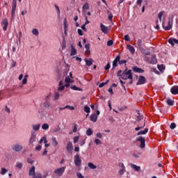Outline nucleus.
<instances>
[{
    "label": "nucleus",
    "instance_id": "obj_4",
    "mask_svg": "<svg viewBox=\"0 0 178 178\" xmlns=\"http://www.w3.org/2000/svg\"><path fill=\"white\" fill-rule=\"evenodd\" d=\"M11 148L14 152H20L23 149V146L19 143H15L12 145Z\"/></svg>",
    "mask_w": 178,
    "mask_h": 178
},
{
    "label": "nucleus",
    "instance_id": "obj_15",
    "mask_svg": "<svg viewBox=\"0 0 178 178\" xmlns=\"http://www.w3.org/2000/svg\"><path fill=\"white\" fill-rule=\"evenodd\" d=\"M97 119H98V116L95 113H92L90 116V120L91 122H93L94 123H95V122H97Z\"/></svg>",
    "mask_w": 178,
    "mask_h": 178
},
{
    "label": "nucleus",
    "instance_id": "obj_47",
    "mask_svg": "<svg viewBox=\"0 0 178 178\" xmlns=\"http://www.w3.org/2000/svg\"><path fill=\"white\" fill-rule=\"evenodd\" d=\"M92 129H91V128H88V129L86 131V135L92 136Z\"/></svg>",
    "mask_w": 178,
    "mask_h": 178
},
{
    "label": "nucleus",
    "instance_id": "obj_40",
    "mask_svg": "<svg viewBox=\"0 0 178 178\" xmlns=\"http://www.w3.org/2000/svg\"><path fill=\"white\" fill-rule=\"evenodd\" d=\"M42 130H48V129H49V124H43L42 125Z\"/></svg>",
    "mask_w": 178,
    "mask_h": 178
},
{
    "label": "nucleus",
    "instance_id": "obj_60",
    "mask_svg": "<svg viewBox=\"0 0 178 178\" xmlns=\"http://www.w3.org/2000/svg\"><path fill=\"white\" fill-rule=\"evenodd\" d=\"M64 29H67V19L66 18L64 19Z\"/></svg>",
    "mask_w": 178,
    "mask_h": 178
},
{
    "label": "nucleus",
    "instance_id": "obj_1",
    "mask_svg": "<svg viewBox=\"0 0 178 178\" xmlns=\"http://www.w3.org/2000/svg\"><path fill=\"white\" fill-rule=\"evenodd\" d=\"M123 80H130L129 84H133V72H131V70H128L126 69L122 72V77Z\"/></svg>",
    "mask_w": 178,
    "mask_h": 178
},
{
    "label": "nucleus",
    "instance_id": "obj_8",
    "mask_svg": "<svg viewBox=\"0 0 178 178\" xmlns=\"http://www.w3.org/2000/svg\"><path fill=\"white\" fill-rule=\"evenodd\" d=\"M16 6H17L16 1H13V6H12V10H11V19H12V20H13V19H15V15L16 13Z\"/></svg>",
    "mask_w": 178,
    "mask_h": 178
},
{
    "label": "nucleus",
    "instance_id": "obj_17",
    "mask_svg": "<svg viewBox=\"0 0 178 178\" xmlns=\"http://www.w3.org/2000/svg\"><path fill=\"white\" fill-rule=\"evenodd\" d=\"M127 49H129V52H131V54L132 55H134L135 52H136V49H134V47L130 45V44H128L127 46Z\"/></svg>",
    "mask_w": 178,
    "mask_h": 178
},
{
    "label": "nucleus",
    "instance_id": "obj_61",
    "mask_svg": "<svg viewBox=\"0 0 178 178\" xmlns=\"http://www.w3.org/2000/svg\"><path fill=\"white\" fill-rule=\"evenodd\" d=\"M105 70H109L111 69V64L109 63H107V65L104 67Z\"/></svg>",
    "mask_w": 178,
    "mask_h": 178
},
{
    "label": "nucleus",
    "instance_id": "obj_27",
    "mask_svg": "<svg viewBox=\"0 0 178 178\" xmlns=\"http://www.w3.org/2000/svg\"><path fill=\"white\" fill-rule=\"evenodd\" d=\"M51 144L53 147H58V140H56V137H53L51 138Z\"/></svg>",
    "mask_w": 178,
    "mask_h": 178
},
{
    "label": "nucleus",
    "instance_id": "obj_24",
    "mask_svg": "<svg viewBox=\"0 0 178 178\" xmlns=\"http://www.w3.org/2000/svg\"><path fill=\"white\" fill-rule=\"evenodd\" d=\"M131 168H132V169H134L136 172H140V170H141V167L135 164H131Z\"/></svg>",
    "mask_w": 178,
    "mask_h": 178
},
{
    "label": "nucleus",
    "instance_id": "obj_54",
    "mask_svg": "<svg viewBox=\"0 0 178 178\" xmlns=\"http://www.w3.org/2000/svg\"><path fill=\"white\" fill-rule=\"evenodd\" d=\"M123 72L122 71V70H119L117 73V76H118L119 77H123Z\"/></svg>",
    "mask_w": 178,
    "mask_h": 178
},
{
    "label": "nucleus",
    "instance_id": "obj_33",
    "mask_svg": "<svg viewBox=\"0 0 178 178\" xmlns=\"http://www.w3.org/2000/svg\"><path fill=\"white\" fill-rule=\"evenodd\" d=\"M167 104L170 106H173L175 105V101L168 99H167Z\"/></svg>",
    "mask_w": 178,
    "mask_h": 178
},
{
    "label": "nucleus",
    "instance_id": "obj_42",
    "mask_svg": "<svg viewBox=\"0 0 178 178\" xmlns=\"http://www.w3.org/2000/svg\"><path fill=\"white\" fill-rule=\"evenodd\" d=\"M59 131H60V127H59V126L55 127L53 130V133H58Z\"/></svg>",
    "mask_w": 178,
    "mask_h": 178
},
{
    "label": "nucleus",
    "instance_id": "obj_32",
    "mask_svg": "<svg viewBox=\"0 0 178 178\" xmlns=\"http://www.w3.org/2000/svg\"><path fill=\"white\" fill-rule=\"evenodd\" d=\"M40 127H41V124H33V130H34L35 131H38V130H40Z\"/></svg>",
    "mask_w": 178,
    "mask_h": 178
},
{
    "label": "nucleus",
    "instance_id": "obj_29",
    "mask_svg": "<svg viewBox=\"0 0 178 178\" xmlns=\"http://www.w3.org/2000/svg\"><path fill=\"white\" fill-rule=\"evenodd\" d=\"M88 167L89 169H92L95 170V169H97V165H95L94 163L90 162L88 163Z\"/></svg>",
    "mask_w": 178,
    "mask_h": 178
},
{
    "label": "nucleus",
    "instance_id": "obj_38",
    "mask_svg": "<svg viewBox=\"0 0 178 178\" xmlns=\"http://www.w3.org/2000/svg\"><path fill=\"white\" fill-rule=\"evenodd\" d=\"M16 168H17V169H22L23 168V164L19 161H17L15 164Z\"/></svg>",
    "mask_w": 178,
    "mask_h": 178
},
{
    "label": "nucleus",
    "instance_id": "obj_59",
    "mask_svg": "<svg viewBox=\"0 0 178 178\" xmlns=\"http://www.w3.org/2000/svg\"><path fill=\"white\" fill-rule=\"evenodd\" d=\"M127 60H119L118 63H119V65H124V63H127Z\"/></svg>",
    "mask_w": 178,
    "mask_h": 178
},
{
    "label": "nucleus",
    "instance_id": "obj_53",
    "mask_svg": "<svg viewBox=\"0 0 178 178\" xmlns=\"http://www.w3.org/2000/svg\"><path fill=\"white\" fill-rule=\"evenodd\" d=\"M94 143L96 144V145H99V144H102L101 140L98 138L95 139Z\"/></svg>",
    "mask_w": 178,
    "mask_h": 178
},
{
    "label": "nucleus",
    "instance_id": "obj_48",
    "mask_svg": "<svg viewBox=\"0 0 178 178\" xmlns=\"http://www.w3.org/2000/svg\"><path fill=\"white\" fill-rule=\"evenodd\" d=\"M27 77H29V75H25L23 80H22V84H27Z\"/></svg>",
    "mask_w": 178,
    "mask_h": 178
},
{
    "label": "nucleus",
    "instance_id": "obj_11",
    "mask_svg": "<svg viewBox=\"0 0 178 178\" xmlns=\"http://www.w3.org/2000/svg\"><path fill=\"white\" fill-rule=\"evenodd\" d=\"M145 83H146L145 77L144 76H140L136 84L137 86H141L143 84H145Z\"/></svg>",
    "mask_w": 178,
    "mask_h": 178
},
{
    "label": "nucleus",
    "instance_id": "obj_64",
    "mask_svg": "<svg viewBox=\"0 0 178 178\" xmlns=\"http://www.w3.org/2000/svg\"><path fill=\"white\" fill-rule=\"evenodd\" d=\"M76 176L78 178H84V176H83L80 172L76 173Z\"/></svg>",
    "mask_w": 178,
    "mask_h": 178
},
{
    "label": "nucleus",
    "instance_id": "obj_45",
    "mask_svg": "<svg viewBox=\"0 0 178 178\" xmlns=\"http://www.w3.org/2000/svg\"><path fill=\"white\" fill-rule=\"evenodd\" d=\"M44 102H51V95H48L44 97Z\"/></svg>",
    "mask_w": 178,
    "mask_h": 178
},
{
    "label": "nucleus",
    "instance_id": "obj_7",
    "mask_svg": "<svg viewBox=\"0 0 178 178\" xmlns=\"http://www.w3.org/2000/svg\"><path fill=\"white\" fill-rule=\"evenodd\" d=\"M1 26L3 27V31L8 30V26H9V22H8V19L5 18L1 21Z\"/></svg>",
    "mask_w": 178,
    "mask_h": 178
},
{
    "label": "nucleus",
    "instance_id": "obj_13",
    "mask_svg": "<svg viewBox=\"0 0 178 178\" xmlns=\"http://www.w3.org/2000/svg\"><path fill=\"white\" fill-rule=\"evenodd\" d=\"M163 23H164V22L163 21L162 24H163V27L164 30H166L168 31L170 30V29H172V26L173 24L172 22L169 20L167 26H163Z\"/></svg>",
    "mask_w": 178,
    "mask_h": 178
},
{
    "label": "nucleus",
    "instance_id": "obj_28",
    "mask_svg": "<svg viewBox=\"0 0 178 178\" xmlns=\"http://www.w3.org/2000/svg\"><path fill=\"white\" fill-rule=\"evenodd\" d=\"M60 97V95L59 94V92H55L53 96V101H58V99H59Z\"/></svg>",
    "mask_w": 178,
    "mask_h": 178
},
{
    "label": "nucleus",
    "instance_id": "obj_22",
    "mask_svg": "<svg viewBox=\"0 0 178 178\" xmlns=\"http://www.w3.org/2000/svg\"><path fill=\"white\" fill-rule=\"evenodd\" d=\"M85 62H86V66H91L92 65V63L94 62L93 60H92V58H85Z\"/></svg>",
    "mask_w": 178,
    "mask_h": 178
},
{
    "label": "nucleus",
    "instance_id": "obj_62",
    "mask_svg": "<svg viewBox=\"0 0 178 178\" xmlns=\"http://www.w3.org/2000/svg\"><path fill=\"white\" fill-rule=\"evenodd\" d=\"M125 41H130V36H129V35H125L124 37Z\"/></svg>",
    "mask_w": 178,
    "mask_h": 178
},
{
    "label": "nucleus",
    "instance_id": "obj_16",
    "mask_svg": "<svg viewBox=\"0 0 178 178\" xmlns=\"http://www.w3.org/2000/svg\"><path fill=\"white\" fill-rule=\"evenodd\" d=\"M120 60V56H117L115 60L113 61V67H117L118 62Z\"/></svg>",
    "mask_w": 178,
    "mask_h": 178
},
{
    "label": "nucleus",
    "instance_id": "obj_63",
    "mask_svg": "<svg viewBox=\"0 0 178 178\" xmlns=\"http://www.w3.org/2000/svg\"><path fill=\"white\" fill-rule=\"evenodd\" d=\"M96 137H97V138H102V134H101L100 132H98L96 134Z\"/></svg>",
    "mask_w": 178,
    "mask_h": 178
},
{
    "label": "nucleus",
    "instance_id": "obj_6",
    "mask_svg": "<svg viewBox=\"0 0 178 178\" xmlns=\"http://www.w3.org/2000/svg\"><path fill=\"white\" fill-rule=\"evenodd\" d=\"M65 169H66V167H61L60 168H57L54 170V173L58 176H63V173H65Z\"/></svg>",
    "mask_w": 178,
    "mask_h": 178
},
{
    "label": "nucleus",
    "instance_id": "obj_58",
    "mask_svg": "<svg viewBox=\"0 0 178 178\" xmlns=\"http://www.w3.org/2000/svg\"><path fill=\"white\" fill-rule=\"evenodd\" d=\"M73 142H74V144L77 143L79 142V136L74 137Z\"/></svg>",
    "mask_w": 178,
    "mask_h": 178
},
{
    "label": "nucleus",
    "instance_id": "obj_56",
    "mask_svg": "<svg viewBox=\"0 0 178 178\" xmlns=\"http://www.w3.org/2000/svg\"><path fill=\"white\" fill-rule=\"evenodd\" d=\"M72 90H74V91H80V88H78L77 86H73L71 87Z\"/></svg>",
    "mask_w": 178,
    "mask_h": 178
},
{
    "label": "nucleus",
    "instance_id": "obj_18",
    "mask_svg": "<svg viewBox=\"0 0 178 178\" xmlns=\"http://www.w3.org/2000/svg\"><path fill=\"white\" fill-rule=\"evenodd\" d=\"M136 48L138 49H141L143 48V40L141 39H138L136 42Z\"/></svg>",
    "mask_w": 178,
    "mask_h": 178
},
{
    "label": "nucleus",
    "instance_id": "obj_9",
    "mask_svg": "<svg viewBox=\"0 0 178 178\" xmlns=\"http://www.w3.org/2000/svg\"><path fill=\"white\" fill-rule=\"evenodd\" d=\"M36 140H37V133H35V131H32L31 138L29 140L30 144H33V143H35Z\"/></svg>",
    "mask_w": 178,
    "mask_h": 178
},
{
    "label": "nucleus",
    "instance_id": "obj_41",
    "mask_svg": "<svg viewBox=\"0 0 178 178\" xmlns=\"http://www.w3.org/2000/svg\"><path fill=\"white\" fill-rule=\"evenodd\" d=\"M84 112H86V113H90V112H91V108H90L88 106H85Z\"/></svg>",
    "mask_w": 178,
    "mask_h": 178
},
{
    "label": "nucleus",
    "instance_id": "obj_31",
    "mask_svg": "<svg viewBox=\"0 0 178 178\" xmlns=\"http://www.w3.org/2000/svg\"><path fill=\"white\" fill-rule=\"evenodd\" d=\"M165 14V11H161L158 14V17L160 23H162V16Z\"/></svg>",
    "mask_w": 178,
    "mask_h": 178
},
{
    "label": "nucleus",
    "instance_id": "obj_25",
    "mask_svg": "<svg viewBox=\"0 0 178 178\" xmlns=\"http://www.w3.org/2000/svg\"><path fill=\"white\" fill-rule=\"evenodd\" d=\"M168 42L171 45H175V44H178V40L175 38H170L168 40Z\"/></svg>",
    "mask_w": 178,
    "mask_h": 178
},
{
    "label": "nucleus",
    "instance_id": "obj_19",
    "mask_svg": "<svg viewBox=\"0 0 178 178\" xmlns=\"http://www.w3.org/2000/svg\"><path fill=\"white\" fill-rule=\"evenodd\" d=\"M74 55H77V50L74 48L73 44L71 45V53L70 56H74Z\"/></svg>",
    "mask_w": 178,
    "mask_h": 178
},
{
    "label": "nucleus",
    "instance_id": "obj_44",
    "mask_svg": "<svg viewBox=\"0 0 178 178\" xmlns=\"http://www.w3.org/2000/svg\"><path fill=\"white\" fill-rule=\"evenodd\" d=\"M65 83H73L72 78L67 76L65 79Z\"/></svg>",
    "mask_w": 178,
    "mask_h": 178
},
{
    "label": "nucleus",
    "instance_id": "obj_20",
    "mask_svg": "<svg viewBox=\"0 0 178 178\" xmlns=\"http://www.w3.org/2000/svg\"><path fill=\"white\" fill-rule=\"evenodd\" d=\"M82 10L83 13H86V10H90V4H88V3H86L83 6Z\"/></svg>",
    "mask_w": 178,
    "mask_h": 178
},
{
    "label": "nucleus",
    "instance_id": "obj_34",
    "mask_svg": "<svg viewBox=\"0 0 178 178\" xmlns=\"http://www.w3.org/2000/svg\"><path fill=\"white\" fill-rule=\"evenodd\" d=\"M44 141V144H47L48 143V140H47V137L43 136L39 141V144H42V143Z\"/></svg>",
    "mask_w": 178,
    "mask_h": 178
},
{
    "label": "nucleus",
    "instance_id": "obj_10",
    "mask_svg": "<svg viewBox=\"0 0 178 178\" xmlns=\"http://www.w3.org/2000/svg\"><path fill=\"white\" fill-rule=\"evenodd\" d=\"M66 149L68 154H72L73 151V143H72V142H67L66 145Z\"/></svg>",
    "mask_w": 178,
    "mask_h": 178
},
{
    "label": "nucleus",
    "instance_id": "obj_21",
    "mask_svg": "<svg viewBox=\"0 0 178 178\" xmlns=\"http://www.w3.org/2000/svg\"><path fill=\"white\" fill-rule=\"evenodd\" d=\"M35 175V167L33 165L30 169H29V176H34Z\"/></svg>",
    "mask_w": 178,
    "mask_h": 178
},
{
    "label": "nucleus",
    "instance_id": "obj_14",
    "mask_svg": "<svg viewBox=\"0 0 178 178\" xmlns=\"http://www.w3.org/2000/svg\"><path fill=\"white\" fill-rule=\"evenodd\" d=\"M170 92L173 95H177V94H178V86H172L170 89Z\"/></svg>",
    "mask_w": 178,
    "mask_h": 178
},
{
    "label": "nucleus",
    "instance_id": "obj_39",
    "mask_svg": "<svg viewBox=\"0 0 178 178\" xmlns=\"http://www.w3.org/2000/svg\"><path fill=\"white\" fill-rule=\"evenodd\" d=\"M32 34H33V35H38V34H40V31H38V29H33L32 30Z\"/></svg>",
    "mask_w": 178,
    "mask_h": 178
},
{
    "label": "nucleus",
    "instance_id": "obj_5",
    "mask_svg": "<svg viewBox=\"0 0 178 178\" xmlns=\"http://www.w3.org/2000/svg\"><path fill=\"white\" fill-rule=\"evenodd\" d=\"M136 141H140V148H145V138L143 136H139L136 138Z\"/></svg>",
    "mask_w": 178,
    "mask_h": 178
},
{
    "label": "nucleus",
    "instance_id": "obj_43",
    "mask_svg": "<svg viewBox=\"0 0 178 178\" xmlns=\"http://www.w3.org/2000/svg\"><path fill=\"white\" fill-rule=\"evenodd\" d=\"M33 178H42V175L40 172H37L33 177Z\"/></svg>",
    "mask_w": 178,
    "mask_h": 178
},
{
    "label": "nucleus",
    "instance_id": "obj_37",
    "mask_svg": "<svg viewBox=\"0 0 178 178\" xmlns=\"http://www.w3.org/2000/svg\"><path fill=\"white\" fill-rule=\"evenodd\" d=\"M55 8H56V10L58 14V17H60V10L59 9V6H58V5H54Z\"/></svg>",
    "mask_w": 178,
    "mask_h": 178
},
{
    "label": "nucleus",
    "instance_id": "obj_46",
    "mask_svg": "<svg viewBox=\"0 0 178 178\" xmlns=\"http://www.w3.org/2000/svg\"><path fill=\"white\" fill-rule=\"evenodd\" d=\"M85 48H86V52L88 54H90V44H86L85 45Z\"/></svg>",
    "mask_w": 178,
    "mask_h": 178
},
{
    "label": "nucleus",
    "instance_id": "obj_2",
    "mask_svg": "<svg viewBox=\"0 0 178 178\" xmlns=\"http://www.w3.org/2000/svg\"><path fill=\"white\" fill-rule=\"evenodd\" d=\"M81 157L80 156V154L77 153L74 156V163L75 166L80 167L81 166Z\"/></svg>",
    "mask_w": 178,
    "mask_h": 178
},
{
    "label": "nucleus",
    "instance_id": "obj_26",
    "mask_svg": "<svg viewBox=\"0 0 178 178\" xmlns=\"http://www.w3.org/2000/svg\"><path fill=\"white\" fill-rule=\"evenodd\" d=\"M133 70L136 73H144V70H143L141 68H138V67H134Z\"/></svg>",
    "mask_w": 178,
    "mask_h": 178
},
{
    "label": "nucleus",
    "instance_id": "obj_30",
    "mask_svg": "<svg viewBox=\"0 0 178 178\" xmlns=\"http://www.w3.org/2000/svg\"><path fill=\"white\" fill-rule=\"evenodd\" d=\"M146 133H148V128L145 129L143 131H140L137 133V136H143Z\"/></svg>",
    "mask_w": 178,
    "mask_h": 178
},
{
    "label": "nucleus",
    "instance_id": "obj_12",
    "mask_svg": "<svg viewBox=\"0 0 178 178\" xmlns=\"http://www.w3.org/2000/svg\"><path fill=\"white\" fill-rule=\"evenodd\" d=\"M100 29L102 33H104V34H108V33H109V29H108V27H106L103 24H100Z\"/></svg>",
    "mask_w": 178,
    "mask_h": 178
},
{
    "label": "nucleus",
    "instance_id": "obj_23",
    "mask_svg": "<svg viewBox=\"0 0 178 178\" xmlns=\"http://www.w3.org/2000/svg\"><path fill=\"white\" fill-rule=\"evenodd\" d=\"M119 166L121 167V169L120 170L119 174L120 175H123V173H124V172L126 171V170L124 169V164L120 163L119 164Z\"/></svg>",
    "mask_w": 178,
    "mask_h": 178
},
{
    "label": "nucleus",
    "instance_id": "obj_50",
    "mask_svg": "<svg viewBox=\"0 0 178 178\" xmlns=\"http://www.w3.org/2000/svg\"><path fill=\"white\" fill-rule=\"evenodd\" d=\"M62 49H66V40L65 39L63 40Z\"/></svg>",
    "mask_w": 178,
    "mask_h": 178
},
{
    "label": "nucleus",
    "instance_id": "obj_35",
    "mask_svg": "<svg viewBox=\"0 0 178 178\" xmlns=\"http://www.w3.org/2000/svg\"><path fill=\"white\" fill-rule=\"evenodd\" d=\"M44 108H49L51 107V102H44L43 103Z\"/></svg>",
    "mask_w": 178,
    "mask_h": 178
},
{
    "label": "nucleus",
    "instance_id": "obj_49",
    "mask_svg": "<svg viewBox=\"0 0 178 178\" xmlns=\"http://www.w3.org/2000/svg\"><path fill=\"white\" fill-rule=\"evenodd\" d=\"M170 129H171V130H175V129H176V123L172 122L170 125Z\"/></svg>",
    "mask_w": 178,
    "mask_h": 178
},
{
    "label": "nucleus",
    "instance_id": "obj_57",
    "mask_svg": "<svg viewBox=\"0 0 178 178\" xmlns=\"http://www.w3.org/2000/svg\"><path fill=\"white\" fill-rule=\"evenodd\" d=\"M158 69L159 70H160V72H162V70H165V67L163 66V65H158Z\"/></svg>",
    "mask_w": 178,
    "mask_h": 178
},
{
    "label": "nucleus",
    "instance_id": "obj_55",
    "mask_svg": "<svg viewBox=\"0 0 178 178\" xmlns=\"http://www.w3.org/2000/svg\"><path fill=\"white\" fill-rule=\"evenodd\" d=\"M77 127H79V125H77V124H75L73 128V133H77Z\"/></svg>",
    "mask_w": 178,
    "mask_h": 178
},
{
    "label": "nucleus",
    "instance_id": "obj_36",
    "mask_svg": "<svg viewBox=\"0 0 178 178\" xmlns=\"http://www.w3.org/2000/svg\"><path fill=\"white\" fill-rule=\"evenodd\" d=\"M6 173H8V170H6V168H1V170L0 171V175H6Z\"/></svg>",
    "mask_w": 178,
    "mask_h": 178
},
{
    "label": "nucleus",
    "instance_id": "obj_52",
    "mask_svg": "<svg viewBox=\"0 0 178 178\" xmlns=\"http://www.w3.org/2000/svg\"><path fill=\"white\" fill-rule=\"evenodd\" d=\"M66 109H70V111H74V106L67 105L65 106Z\"/></svg>",
    "mask_w": 178,
    "mask_h": 178
},
{
    "label": "nucleus",
    "instance_id": "obj_3",
    "mask_svg": "<svg viewBox=\"0 0 178 178\" xmlns=\"http://www.w3.org/2000/svg\"><path fill=\"white\" fill-rule=\"evenodd\" d=\"M145 60L148 63H151L152 65H156V63L158 62L156 60V56H152L151 58L145 57Z\"/></svg>",
    "mask_w": 178,
    "mask_h": 178
},
{
    "label": "nucleus",
    "instance_id": "obj_51",
    "mask_svg": "<svg viewBox=\"0 0 178 178\" xmlns=\"http://www.w3.org/2000/svg\"><path fill=\"white\" fill-rule=\"evenodd\" d=\"M143 127H145V122L143 123V126L142 127H137L135 128L136 131H138L143 129Z\"/></svg>",
    "mask_w": 178,
    "mask_h": 178
}]
</instances>
